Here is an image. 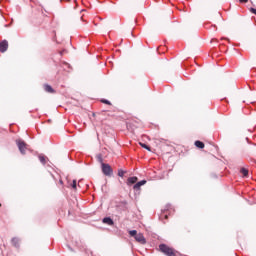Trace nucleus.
Listing matches in <instances>:
<instances>
[{
  "label": "nucleus",
  "mask_w": 256,
  "mask_h": 256,
  "mask_svg": "<svg viewBox=\"0 0 256 256\" xmlns=\"http://www.w3.org/2000/svg\"><path fill=\"white\" fill-rule=\"evenodd\" d=\"M134 239L141 245H145V243H147V240H145V236H143V234H141V233L137 234Z\"/></svg>",
  "instance_id": "obj_5"
},
{
  "label": "nucleus",
  "mask_w": 256,
  "mask_h": 256,
  "mask_svg": "<svg viewBox=\"0 0 256 256\" xmlns=\"http://www.w3.org/2000/svg\"><path fill=\"white\" fill-rule=\"evenodd\" d=\"M240 3H249V0H239Z\"/></svg>",
  "instance_id": "obj_21"
},
{
  "label": "nucleus",
  "mask_w": 256,
  "mask_h": 256,
  "mask_svg": "<svg viewBox=\"0 0 256 256\" xmlns=\"http://www.w3.org/2000/svg\"><path fill=\"white\" fill-rule=\"evenodd\" d=\"M250 13H253L254 15H256V9L255 8H250Z\"/></svg>",
  "instance_id": "obj_20"
},
{
  "label": "nucleus",
  "mask_w": 256,
  "mask_h": 256,
  "mask_svg": "<svg viewBox=\"0 0 256 256\" xmlns=\"http://www.w3.org/2000/svg\"><path fill=\"white\" fill-rule=\"evenodd\" d=\"M137 181H139V178H137V176L130 177L127 180V185H135Z\"/></svg>",
  "instance_id": "obj_8"
},
{
  "label": "nucleus",
  "mask_w": 256,
  "mask_h": 256,
  "mask_svg": "<svg viewBox=\"0 0 256 256\" xmlns=\"http://www.w3.org/2000/svg\"><path fill=\"white\" fill-rule=\"evenodd\" d=\"M146 183H147V180H141L140 182L134 185L133 189H135L136 191H139V189H141V187H143V185H145Z\"/></svg>",
  "instance_id": "obj_7"
},
{
  "label": "nucleus",
  "mask_w": 256,
  "mask_h": 256,
  "mask_svg": "<svg viewBox=\"0 0 256 256\" xmlns=\"http://www.w3.org/2000/svg\"><path fill=\"white\" fill-rule=\"evenodd\" d=\"M39 161L42 163V165H45V163H47V158L43 155H39Z\"/></svg>",
  "instance_id": "obj_14"
},
{
  "label": "nucleus",
  "mask_w": 256,
  "mask_h": 256,
  "mask_svg": "<svg viewBox=\"0 0 256 256\" xmlns=\"http://www.w3.org/2000/svg\"><path fill=\"white\" fill-rule=\"evenodd\" d=\"M44 90L46 91V93H55V90L49 84L44 85Z\"/></svg>",
  "instance_id": "obj_10"
},
{
  "label": "nucleus",
  "mask_w": 256,
  "mask_h": 256,
  "mask_svg": "<svg viewBox=\"0 0 256 256\" xmlns=\"http://www.w3.org/2000/svg\"><path fill=\"white\" fill-rule=\"evenodd\" d=\"M101 103H104V105H111V102L109 100H106V99H102Z\"/></svg>",
  "instance_id": "obj_18"
},
{
  "label": "nucleus",
  "mask_w": 256,
  "mask_h": 256,
  "mask_svg": "<svg viewBox=\"0 0 256 256\" xmlns=\"http://www.w3.org/2000/svg\"><path fill=\"white\" fill-rule=\"evenodd\" d=\"M125 173H127L126 171H124L123 169H119L118 170V177H124Z\"/></svg>",
  "instance_id": "obj_17"
},
{
  "label": "nucleus",
  "mask_w": 256,
  "mask_h": 256,
  "mask_svg": "<svg viewBox=\"0 0 256 256\" xmlns=\"http://www.w3.org/2000/svg\"><path fill=\"white\" fill-rule=\"evenodd\" d=\"M160 219H161V221H163V223H166L165 220L167 221V219H169V215L167 214V212H163L160 215Z\"/></svg>",
  "instance_id": "obj_12"
},
{
  "label": "nucleus",
  "mask_w": 256,
  "mask_h": 256,
  "mask_svg": "<svg viewBox=\"0 0 256 256\" xmlns=\"http://www.w3.org/2000/svg\"><path fill=\"white\" fill-rule=\"evenodd\" d=\"M159 251H161V253L167 256H176L175 249L169 247L167 244H160Z\"/></svg>",
  "instance_id": "obj_1"
},
{
  "label": "nucleus",
  "mask_w": 256,
  "mask_h": 256,
  "mask_svg": "<svg viewBox=\"0 0 256 256\" xmlns=\"http://www.w3.org/2000/svg\"><path fill=\"white\" fill-rule=\"evenodd\" d=\"M9 49V42L3 40L0 42V53H5Z\"/></svg>",
  "instance_id": "obj_4"
},
{
  "label": "nucleus",
  "mask_w": 256,
  "mask_h": 256,
  "mask_svg": "<svg viewBox=\"0 0 256 256\" xmlns=\"http://www.w3.org/2000/svg\"><path fill=\"white\" fill-rule=\"evenodd\" d=\"M11 243L13 247H15L16 249H19L21 240L18 237H13L11 239Z\"/></svg>",
  "instance_id": "obj_6"
},
{
  "label": "nucleus",
  "mask_w": 256,
  "mask_h": 256,
  "mask_svg": "<svg viewBox=\"0 0 256 256\" xmlns=\"http://www.w3.org/2000/svg\"><path fill=\"white\" fill-rule=\"evenodd\" d=\"M71 186H72V189H77V180H73Z\"/></svg>",
  "instance_id": "obj_19"
},
{
  "label": "nucleus",
  "mask_w": 256,
  "mask_h": 256,
  "mask_svg": "<svg viewBox=\"0 0 256 256\" xmlns=\"http://www.w3.org/2000/svg\"><path fill=\"white\" fill-rule=\"evenodd\" d=\"M16 145L18 146L20 153L25 155V152L27 151V143L23 140H16Z\"/></svg>",
  "instance_id": "obj_3"
},
{
  "label": "nucleus",
  "mask_w": 256,
  "mask_h": 256,
  "mask_svg": "<svg viewBox=\"0 0 256 256\" xmlns=\"http://www.w3.org/2000/svg\"><path fill=\"white\" fill-rule=\"evenodd\" d=\"M139 145H141L143 149H146L147 151H151V147L147 146V144L143 142H139Z\"/></svg>",
  "instance_id": "obj_15"
},
{
  "label": "nucleus",
  "mask_w": 256,
  "mask_h": 256,
  "mask_svg": "<svg viewBox=\"0 0 256 256\" xmlns=\"http://www.w3.org/2000/svg\"><path fill=\"white\" fill-rule=\"evenodd\" d=\"M101 169L102 173L106 175V177H111V175H113V168H111V165L102 162Z\"/></svg>",
  "instance_id": "obj_2"
},
{
  "label": "nucleus",
  "mask_w": 256,
  "mask_h": 256,
  "mask_svg": "<svg viewBox=\"0 0 256 256\" xmlns=\"http://www.w3.org/2000/svg\"><path fill=\"white\" fill-rule=\"evenodd\" d=\"M195 146L198 148V149H205V143L197 140L195 141Z\"/></svg>",
  "instance_id": "obj_11"
},
{
  "label": "nucleus",
  "mask_w": 256,
  "mask_h": 256,
  "mask_svg": "<svg viewBox=\"0 0 256 256\" xmlns=\"http://www.w3.org/2000/svg\"><path fill=\"white\" fill-rule=\"evenodd\" d=\"M127 127L129 128V124H127Z\"/></svg>",
  "instance_id": "obj_22"
},
{
  "label": "nucleus",
  "mask_w": 256,
  "mask_h": 256,
  "mask_svg": "<svg viewBox=\"0 0 256 256\" xmlns=\"http://www.w3.org/2000/svg\"><path fill=\"white\" fill-rule=\"evenodd\" d=\"M102 222L106 225H110L111 227L112 225H115V222H113V219H111L110 217L103 218Z\"/></svg>",
  "instance_id": "obj_9"
},
{
  "label": "nucleus",
  "mask_w": 256,
  "mask_h": 256,
  "mask_svg": "<svg viewBox=\"0 0 256 256\" xmlns=\"http://www.w3.org/2000/svg\"><path fill=\"white\" fill-rule=\"evenodd\" d=\"M129 236L134 237V238L137 237V230H130L129 231Z\"/></svg>",
  "instance_id": "obj_16"
},
{
  "label": "nucleus",
  "mask_w": 256,
  "mask_h": 256,
  "mask_svg": "<svg viewBox=\"0 0 256 256\" xmlns=\"http://www.w3.org/2000/svg\"><path fill=\"white\" fill-rule=\"evenodd\" d=\"M240 173L243 175V177H249V170H247V168H241Z\"/></svg>",
  "instance_id": "obj_13"
}]
</instances>
